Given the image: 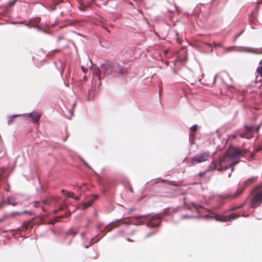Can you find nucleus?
<instances>
[{
  "label": "nucleus",
  "mask_w": 262,
  "mask_h": 262,
  "mask_svg": "<svg viewBox=\"0 0 262 262\" xmlns=\"http://www.w3.org/2000/svg\"><path fill=\"white\" fill-rule=\"evenodd\" d=\"M246 152V150H241L237 148L229 149L222 157H220L218 161H212L213 169L219 171H223L232 167V171H233L234 170L233 167L239 163V158Z\"/></svg>",
  "instance_id": "obj_1"
},
{
  "label": "nucleus",
  "mask_w": 262,
  "mask_h": 262,
  "mask_svg": "<svg viewBox=\"0 0 262 262\" xmlns=\"http://www.w3.org/2000/svg\"><path fill=\"white\" fill-rule=\"evenodd\" d=\"M252 194L250 205L252 208L254 209L260 206L262 202V185L256 187Z\"/></svg>",
  "instance_id": "obj_2"
},
{
  "label": "nucleus",
  "mask_w": 262,
  "mask_h": 262,
  "mask_svg": "<svg viewBox=\"0 0 262 262\" xmlns=\"http://www.w3.org/2000/svg\"><path fill=\"white\" fill-rule=\"evenodd\" d=\"M260 124L255 127L253 126H244V130L243 132H238L236 135H233V138H235L237 136H239L242 138L250 139L253 137L254 132H258L260 129Z\"/></svg>",
  "instance_id": "obj_3"
},
{
  "label": "nucleus",
  "mask_w": 262,
  "mask_h": 262,
  "mask_svg": "<svg viewBox=\"0 0 262 262\" xmlns=\"http://www.w3.org/2000/svg\"><path fill=\"white\" fill-rule=\"evenodd\" d=\"M210 154L209 151H205L194 156L191 160L192 165H195L198 163L205 162L210 158Z\"/></svg>",
  "instance_id": "obj_4"
},
{
  "label": "nucleus",
  "mask_w": 262,
  "mask_h": 262,
  "mask_svg": "<svg viewBox=\"0 0 262 262\" xmlns=\"http://www.w3.org/2000/svg\"><path fill=\"white\" fill-rule=\"evenodd\" d=\"M148 216L147 215L135 216L132 217V219L130 218L126 219L125 221H123L122 222V224H126L128 223H131L136 225H142L143 223V221H140V220H146L148 218Z\"/></svg>",
  "instance_id": "obj_5"
},
{
  "label": "nucleus",
  "mask_w": 262,
  "mask_h": 262,
  "mask_svg": "<svg viewBox=\"0 0 262 262\" xmlns=\"http://www.w3.org/2000/svg\"><path fill=\"white\" fill-rule=\"evenodd\" d=\"M161 221V217L158 215H154L149 218L146 223V226L148 227H156L160 225Z\"/></svg>",
  "instance_id": "obj_6"
},
{
  "label": "nucleus",
  "mask_w": 262,
  "mask_h": 262,
  "mask_svg": "<svg viewBox=\"0 0 262 262\" xmlns=\"http://www.w3.org/2000/svg\"><path fill=\"white\" fill-rule=\"evenodd\" d=\"M239 215L236 213H232L228 216L216 215L215 217L217 221L221 222L229 221L231 220H234L238 218Z\"/></svg>",
  "instance_id": "obj_7"
},
{
  "label": "nucleus",
  "mask_w": 262,
  "mask_h": 262,
  "mask_svg": "<svg viewBox=\"0 0 262 262\" xmlns=\"http://www.w3.org/2000/svg\"><path fill=\"white\" fill-rule=\"evenodd\" d=\"M112 72L122 74H127V70L125 68H124L123 66L115 62L112 63Z\"/></svg>",
  "instance_id": "obj_8"
},
{
  "label": "nucleus",
  "mask_w": 262,
  "mask_h": 262,
  "mask_svg": "<svg viewBox=\"0 0 262 262\" xmlns=\"http://www.w3.org/2000/svg\"><path fill=\"white\" fill-rule=\"evenodd\" d=\"M41 114H39L36 112H33L26 115L28 120L31 121L33 123H37L40 120Z\"/></svg>",
  "instance_id": "obj_9"
},
{
  "label": "nucleus",
  "mask_w": 262,
  "mask_h": 262,
  "mask_svg": "<svg viewBox=\"0 0 262 262\" xmlns=\"http://www.w3.org/2000/svg\"><path fill=\"white\" fill-rule=\"evenodd\" d=\"M244 188L241 189L240 190H238L236 191V192L235 193L231 194H225L223 196V198L225 199H229V200H232L236 198L239 195H240L244 191Z\"/></svg>",
  "instance_id": "obj_10"
},
{
  "label": "nucleus",
  "mask_w": 262,
  "mask_h": 262,
  "mask_svg": "<svg viewBox=\"0 0 262 262\" xmlns=\"http://www.w3.org/2000/svg\"><path fill=\"white\" fill-rule=\"evenodd\" d=\"M112 63H105L102 64L101 68L104 72L105 74L110 75L112 73Z\"/></svg>",
  "instance_id": "obj_11"
},
{
  "label": "nucleus",
  "mask_w": 262,
  "mask_h": 262,
  "mask_svg": "<svg viewBox=\"0 0 262 262\" xmlns=\"http://www.w3.org/2000/svg\"><path fill=\"white\" fill-rule=\"evenodd\" d=\"M22 227L25 230L32 229L33 227V224L30 221H25L24 222Z\"/></svg>",
  "instance_id": "obj_12"
},
{
  "label": "nucleus",
  "mask_w": 262,
  "mask_h": 262,
  "mask_svg": "<svg viewBox=\"0 0 262 262\" xmlns=\"http://www.w3.org/2000/svg\"><path fill=\"white\" fill-rule=\"evenodd\" d=\"M6 202L7 204L12 206H15L19 204V203L16 202L15 199L14 198L10 196L7 198Z\"/></svg>",
  "instance_id": "obj_13"
},
{
  "label": "nucleus",
  "mask_w": 262,
  "mask_h": 262,
  "mask_svg": "<svg viewBox=\"0 0 262 262\" xmlns=\"http://www.w3.org/2000/svg\"><path fill=\"white\" fill-rule=\"evenodd\" d=\"M78 229L76 228H72L68 230L67 235L75 236L78 233Z\"/></svg>",
  "instance_id": "obj_14"
},
{
  "label": "nucleus",
  "mask_w": 262,
  "mask_h": 262,
  "mask_svg": "<svg viewBox=\"0 0 262 262\" xmlns=\"http://www.w3.org/2000/svg\"><path fill=\"white\" fill-rule=\"evenodd\" d=\"M212 170H215V169H213V167L212 165V163H211L210 165L208 167V168L205 170L203 172H200L198 175L200 177H203L204 175H205L206 173H207L208 172H210Z\"/></svg>",
  "instance_id": "obj_15"
},
{
  "label": "nucleus",
  "mask_w": 262,
  "mask_h": 262,
  "mask_svg": "<svg viewBox=\"0 0 262 262\" xmlns=\"http://www.w3.org/2000/svg\"><path fill=\"white\" fill-rule=\"evenodd\" d=\"M119 225L116 222H113L111 223L110 225H107L105 227V229L107 230V231H109L112 229L118 227Z\"/></svg>",
  "instance_id": "obj_16"
},
{
  "label": "nucleus",
  "mask_w": 262,
  "mask_h": 262,
  "mask_svg": "<svg viewBox=\"0 0 262 262\" xmlns=\"http://www.w3.org/2000/svg\"><path fill=\"white\" fill-rule=\"evenodd\" d=\"M94 200H92L90 201H88V202L82 203V205L83 209H85L91 206L92 205L93 202H94Z\"/></svg>",
  "instance_id": "obj_17"
},
{
  "label": "nucleus",
  "mask_w": 262,
  "mask_h": 262,
  "mask_svg": "<svg viewBox=\"0 0 262 262\" xmlns=\"http://www.w3.org/2000/svg\"><path fill=\"white\" fill-rule=\"evenodd\" d=\"M185 205L189 209H191L192 207H194L196 209H198V206L194 203H191V204H188L185 203Z\"/></svg>",
  "instance_id": "obj_18"
},
{
  "label": "nucleus",
  "mask_w": 262,
  "mask_h": 262,
  "mask_svg": "<svg viewBox=\"0 0 262 262\" xmlns=\"http://www.w3.org/2000/svg\"><path fill=\"white\" fill-rule=\"evenodd\" d=\"M18 115H12L8 119V124L9 125L12 123L13 120L15 118L17 117Z\"/></svg>",
  "instance_id": "obj_19"
},
{
  "label": "nucleus",
  "mask_w": 262,
  "mask_h": 262,
  "mask_svg": "<svg viewBox=\"0 0 262 262\" xmlns=\"http://www.w3.org/2000/svg\"><path fill=\"white\" fill-rule=\"evenodd\" d=\"M66 206H67V205H66L65 203H63V204H62V205H61L59 207V208H58V209L55 210L54 211V213H57V212L58 211H61V210H63V209L65 208V207H66Z\"/></svg>",
  "instance_id": "obj_20"
},
{
  "label": "nucleus",
  "mask_w": 262,
  "mask_h": 262,
  "mask_svg": "<svg viewBox=\"0 0 262 262\" xmlns=\"http://www.w3.org/2000/svg\"><path fill=\"white\" fill-rule=\"evenodd\" d=\"M41 203H43L45 205H49L51 203V199H47V200L42 201L41 202Z\"/></svg>",
  "instance_id": "obj_21"
},
{
  "label": "nucleus",
  "mask_w": 262,
  "mask_h": 262,
  "mask_svg": "<svg viewBox=\"0 0 262 262\" xmlns=\"http://www.w3.org/2000/svg\"><path fill=\"white\" fill-rule=\"evenodd\" d=\"M256 71L262 77V66L258 67L257 68Z\"/></svg>",
  "instance_id": "obj_22"
},
{
  "label": "nucleus",
  "mask_w": 262,
  "mask_h": 262,
  "mask_svg": "<svg viewBox=\"0 0 262 262\" xmlns=\"http://www.w3.org/2000/svg\"><path fill=\"white\" fill-rule=\"evenodd\" d=\"M21 215V212H12L11 213V216H14L16 215L19 216V215Z\"/></svg>",
  "instance_id": "obj_23"
},
{
  "label": "nucleus",
  "mask_w": 262,
  "mask_h": 262,
  "mask_svg": "<svg viewBox=\"0 0 262 262\" xmlns=\"http://www.w3.org/2000/svg\"><path fill=\"white\" fill-rule=\"evenodd\" d=\"M67 196L68 197H70L71 198H74V196L75 195V194L74 192H70V191H67Z\"/></svg>",
  "instance_id": "obj_24"
},
{
  "label": "nucleus",
  "mask_w": 262,
  "mask_h": 262,
  "mask_svg": "<svg viewBox=\"0 0 262 262\" xmlns=\"http://www.w3.org/2000/svg\"><path fill=\"white\" fill-rule=\"evenodd\" d=\"M197 128H198V125H193L191 126V130L192 132H195L197 129Z\"/></svg>",
  "instance_id": "obj_25"
},
{
  "label": "nucleus",
  "mask_w": 262,
  "mask_h": 262,
  "mask_svg": "<svg viewBox=\"0 0 262 262\" xmlns=\"http://www.w3.org/2000/svg\"><path fill=\"white\" fill-rule=\"evenodd\" d=\"M244 205V204H242V205H241L238 206H237V207H235L232 208L231 209V210L233 211V210H236V209H238V208H242V207L243 206V205Z\"/></svg>",
  "instance_id": "obj_26"
},
{
  "label": "nucleus",
  "mask_w": 262,
  "mask_h": 262,
  "mask_svg": "<svg viewBox=\"0 0 262 262\" xmlns=\"http://www.w3.org/2000/svg\"><path fill=\"white\" fill-rule=\"evenodd\" d=\"M15 2H16L15 0L9 2L8 3V6H9V7L12 6H13L15 4Z\"/></svg>",
  "instance_id": "obj_27"
},
{
  "label": "nucleus",
  "mask_w": 262,
  "mask_h": 262,
  "mask_svg": "<svg viewBox=\"0 0 262 262\" xmlns=\"http://www.w3.org/2000/svg\"><path fill=\"white\" fill-rule=\"evenodd\" d=\"M235 47H228V48H227L226 49V51L227 52H229V51H232V50H234L235 49Z\"/></svg>",
  "instance_id": "obj_28"
},
{
  "label": "nucleus",
  "mask_w": 262,
  "mask_h": 262,
  "mask_svg": "<svg viewBox=\"0 0 262 262\" xmlns=\"http://www.w3.org/2000/svg\"><path fill=\"white\" fill-rule=\"evenodd\" d=\"M253 182V179H250L246 182L245 184L246 185H248L250 184L251 183H252Z\"/></svg>",
  "instance_id": "obj_29"
},
{
  "label": "nucleus",
  "mask_w": 262,
  "mask_h": 262,
  "mask_svg": "<svg viewBox=\"0 0 262 262\" xmlns=\"http://www.w3.org/2000/svg\"><path fill=\"white\" fill-rule=\"evenodd\" d=\"M21 215L25 214H32V212L31 211H28V210H25L24 211L21 212Z\"/></svg>",
  "instance_id": "obj_30"
},
{
  "label": "nucleus",
  "mask_w": 262,
  "mask_h": 262,
  "mask_svg": "<svg viewBox=\"0 0 262 262\" xmlns=\"http://www.w3.org/2000/svg\"><path fill=\"white\" fill-rule=\"evenodd\" d=\"M155 233H156V232H151V233H149L147 234L146 235V236H145V238H148V237H149V236H151V235H152L155 234Z\"/></svg>",
  "instance_id": "obj_31"
},
{
  "label": "nucleus",
  "mask_w": 262,
  "mask_h": 262,
  "mask_svg": "<svg viewBox=\"0 0 262 262\" xmlns=\"http://www.w3.org/2000/svg\"><path fill=\"white\" fill-rule=\"evenodd\" d=\"M214 45L215 47H222L223 46L221 43H215L214 42Z\"/></svg>",
  "instance_id": "obj_32"
},
{
  "label": "nucleus",
  "mask_w": 262,
  "mask_h": 262,
  "mask_svg": "<svg viewBox=\"0 0 262 262\" xmlns=\"http://www.w3.org/2000/svg\"><path fill=\"white\" fill-rule=\"evenodd\" d=\"M192 216H188V215H183L182 216V219H190V218H192Z\"/></svg>",
  "instance_id": "obj_33"
},
{
  "label": "nucleus",
  "mask_w": 262,
  "mask_h": 262,
  "mask_svg": "<svg viewBox=\"0 0 262 262\" xmlns=\"http://www.w3.org/2000/svg\"><path fill=\"white\" fill-rule=\"evenodd\" d=\"M40 203L38 202H34V204H33V206L35 207H38V204H39Z\"/></svg>",
  "instance_id": "obj_34"
},
{
  "label": "nucleus",
  "mask_w": 262,
  "mask_h": 262,
  "mask_svg": "<svg viewBox=\"0 0 262 262\" xmlns=\"http://www.w3.org/2000/svg\"><path fill=\"white\" fill-rule=\"evenodd\" d=\"M69 215H70V214H66V215H61V216H58V217L60 218V219H62V218H64L65 217L68 216Z\"/></svg>",
  "instance_id": "obj_35"
},
{
  "label": "nucleus",
  "mask_w": 262,
  "mask_h": 262,
  "mask_svg": "<svg viewBox=\"0 0 262 262\" xmlns=\"http://www.w3.org/2000/svg\"><path fill=\"white\" fill-rule=\"evenodd\" d=\"M73 199H74V200H77V201H78L80 200V198L79 196H75V195L74 196V198H73Z\"/></svg>",
  "instance_id": "obj_36"
},
{
  "label": "nucleus",
  "mask_w": 262,
  "mask_h": 262,
  "mask_svg": "<svg viewBox=\"0 0 262 262\" xmlns=\"http://www.w3.org/2000/svg\"><path fill=\"white\" fill-rule=\"evenodd\" d=\"M126 240L128 241V242H134V241L129 238H126Z\"/></svg>",
  "instance_id": "obj_37"
},
{
  "label": "nucleus",
  "mask_w": 262,
  "mask_h": 262,
  "mask_svg": "<svg viewBox=\"0 0 262 262\" xmlns=\"http://www.w3.org/2000/svg\"><path fill=\"white\" fill-rule=\"evenodd\" d=\"M82 68V71H83L84 73H85L86 72H85V69H84V67H82V68Z\"/></svg>",
  "instance_id": "obj_38"
},
{
  "label": "nucleus",
  "mask_w": 262,
  "mask_h": 262,
  "mask_svg": "<svg viewBox=\"0 0 262 262\" xmlns=\"http://www.w3.org/2000/svg\"><path fill=\"white\" fill-rule=\"evenodd\" d=\"M26 25H27L28 27H29V26H30V24H26Z\"/></svg>",
  "instance_id": "obj_39"
},
{
  "label": "nucleus",
  "mask_w": 262,
  "mask_h": 262,
  "mask_svg": "<svg viewBox=\"0 0 262 262\" xmlns=\"http://www.w3.org/2000/svg\"><path fill=\"white\" fill-rule=\"evenodd\" d=\"M133 210H134V209H132V208H131V209H129V211H133Z\"/></svg>",
  "instance_id": "obj_40"
},
{
  "label": "nucleus",
  "mask_w": 262,
  "mask_h": 262,
  "mask_svg": "<svg viewBox=\"0 0 262 262\" xmlns=\"http://www.w3.org/2000/svg\"><path fill=\"white\" fill-rule=\"evenodd\" d=\"M61 191H62V192H64V191H65V190H63V189H62V190H61Z\"/></svg>",
  "instance_id": "obj_41"
},
{
  "label": "nucleus",
  "mask_w": 262,
  "mask_h": 262,
  "mask_svg": "<svg viewBox=\"0 0 262 262\" xmlns=\"http://www.w3.org/2000/svg\"><path fill=\"white\" fill-rule=\"evenodd\" d=\"M242 216H246V215L244 214H243Z\"/></svg>",
  "instance_id": "obj_42"
}]
</instances>
